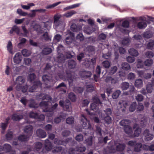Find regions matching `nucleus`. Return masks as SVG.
I'll list each match as a JSON object with an SVG mask.
<instances>
[{
    "instance_id": "obj_1",
    "label": "nucleus",
    "mask_w": 154,
    "mask_h": 154,
    "mask_svg": "<svg viewBox=\"0 0 154 154\" xmlns=\"http://www.w3.org/2000/svg\"><path fill=\"white\" fill-rule=\"evenodd\" d=\"M61 16L58 14H55L54 17V27L56 29H63L65 25L64 22L60 20Z\"/></svg>"
},
{
    "instance_id": "obj_2",
    "label": "nucleus",
    "mask_w": 154,
    "mask_h": 154,
    "mask_svg": "<svg viewBox=\"0 0 154 154\" xmlns=\"http://www.w3.org/2000/svg\"><path fill=\"white\" fill-rule=\"evenodd\" d=\"M40 106L43 107V111L44 112H52L56 109L58 104L56 103L54 105L52 106L51 108L48 106V102L42 101L39 104Z\"/></svg>"
},
{
    "instance_id": "obj_3",
    "label": "nucleus",
    "mask_w": 154,
    "mask_h": 154,
    "mask_svg": "<svg viewBox=\"0 0 154 154\" xmlns=\"http://www.w3.org/2000/svg\"><path fill=\"white\" fill-rule=\"evenodd\" d=\"M59 104L65 111L70 112L72 110L71 103L68 100H66L65 101L60 100L59 102Z\"/></svg>"
},
{
    "instance_id": "obj_4",
    "label": "nucleus",
    "mask_w": 154,
    "mask_h": 154,
    "mask_svg": "<svg viewBox=\"0 0 154 154\" xmlns=\"http://www.w3.org/2000/svg\"><path fill=\"white\" fill-rule=\"evenodd\" d=\"M42 80L45 82V84L47 85V87H50L53 85L54 81L53 77L51 76H49L47 75H44L42 76Z\"/></svg>"
},
{
    "instance_id": "obj_5",
    "label": "nucleus",
    "mask_w": 154,
    "mask_h": 154,
    "mask_svg": "<svg viewBox=\"0 0 154 154\" xmlns=\"http://www.w3.org/2000/svg\"><path fill=\"white\" fill-rule=\"evenodd\" d=\"M81 120L80 123L84 129H92L91 125L89 123H88L87 119L84 115L81 116Z\"/></svg>"
},
{
    "instance_id": "obj_6",
    "label": "nucleus",
    "mask_w": 154,
    "mask_h": 154,
    "mask_svg": "<svg viewBox=\"0 0 154 154\" xmlns=\"http://www.w3.org/2000/svg\"><path fill=\"white\" fill-rule=\"evenodd\" d=\"M143 137L145 141H147L152 140L154 137V135L150 133L148 129H146L144 131Z\"/></svg>"
},
{
    "instance_id": "obj_7",
    "label": "nucleus",
    "mask_w": 154,
    "mask_h": 154,
    "mask_svg": "<svg viewBox=\"0 0 154 154\" xmlns=\"http://www.w3.org/2000/svg\"><path fill=\"white\" fill-rule=\"evenodd\" d=\"M72 141V138L71 137L68 138L65 140H61L57 138H55L54 140V143L56 145H66L67 143L71 142Z\"/></svg>"
},
{
    "instance_id": "obj_8",
    "label": "nucleus",
    "mask_w": 154,
    "mask_h": 154,
    "mask_svg": "<svg viewBox=\"0 0 154 154\" xmlns=\"http://www.w3.org/2000/svg\"><path fill=\"white\" fill-rule=\"evenodd\" d=\"M66 72L69 86H72V85L73 82L74 81L73 77L72 75V72L69 69H66Z\"/></svg>"
},
{
    "instance_id": "obj_9",
    "label": "nucleus",
    "mask_w": 154,
    "mask_h": 154,
    "mask_svg": "<svg viewBox=\"0 0 154 154\" xmlns=\"http://www.w3.org/2000/svg\"><path fill=\"white\" fill-rule=\"evenodd\" d=\"M42 85V83L39 80L34 82L32 86L29 88V92H34L35 90L37 88L39 87L41 88Z\"/></svg>"
},
{
    "instance_id": "obj_10",
    "label": "nucleus",
    "mask_w": 154,
    "mask_h": 154,
    "mask_svg": "<svg viewBox=\"0 0 154 154\" xmlns=\"http://www.w3.org/2000/svg\"><path fill=\"white\" fill-rule=\"evenodd\" d=\"M79 75L83 79H87L91 77L92 73L91 71L82 70L79 71Z\"/></svg>"
},
{
    "instance_id": "obj_11",
    "label": "nucleus",
    "mask_w": 154,
    "mask_h": 154,
    "mask_svg": "<svg viewBox=\"0 0 154 154\" xmlns=\"http://www.w3.org/2000/svg\"><path fill=\"white\" fill-rule=\"evenodd\" d=\"M116 77H107L105 79V81L107 83H110L112 84H114L118 82V79Z\"/></svg>"
},
{
    "instance_id": "obj_12",
    "label": "nucleus",
    "mask_w": 154,
    "mask_h": 154,
    "mask_svg": "<svg viewBox=\"0 0 154 154\" xmlns=\"http://www.w3.org/2000/svg\"><path fill=\"white\" fill-rule=\"evenodd\" d=\"M22 57L21 54L20 53H17L13 58V60L14 63L16 64L20 63L21 61Z\"/></svg>"
},
{
    "instance_id": "obj_13",
    "label": "nucleus",
    "mask_w": 154,
    "mask_h": 154,
    "mask_svg": "<svg viewBox=\"0 0 154 154\" xmlns=\"http://www.w3.org/2000/svg\"><path fill=\"white\" fill-rule=\"evenodd\" d=\"M36 133L38 137L41 138H45L47 135L46 132L41 129H38L36 131Z\"/></svg>"
},
{
    "instance_id": "obj_14",
    "label": "nucleus",
    "mask_w": 154,
    "mask_h": 154,
    "mask_svg": "<svg viewBox=\"0 0 154 154\" xmlns=\"http://www.w3.org/2000/svg\"><path fill=\"white\" fill-rule=\"evenodd\" d=\"M23 118V116L22 115H20L18 113H15L13 114L12 116V119L14 121H19Z\"/></svg>"
},
{
    "instance_id": "obj_15",
    "label": "nucleus",
    "mask_w": 154,
    "mask_h": 154,
    "mask_svg": "<svg viewBox=\"0 0 154 154\" xmlns=\"http://www.w3.org/2000/svg\"><path fill=\"white\" fill-rule=\"evenodd\" d=\"M82 27L79 25H77L75 23L72 24L70 26L71 30L73 32H77L82 30Z\"/></svg>"
},
{
    "instance_id": "obj_16",
    "label": "nucleus",
    "mask_w": 154,
    "mask_h": 154,
    "mask_svg": "<svg viewBox=\"0 0 154 154\" xmlns=\"http://www.w3.org/2000/svg\"><path fill=\"white\" fill-rule=\"evenodd\" d=\"M24 131L25 132L28 134V135L31 136L32 133V127L31 125L26 126L24 128Z\"/></svg>"
},
{
    "instance_id": "obj_17",
    "label": "nucleus",
    "mask_w": 154,
    "mask_h": 154,
    "mask_svg": "<svg viewBox=\"0 0 154 154\" xmlns=\"http://www.w3.org/2000/svg\"><path fill=\"white\" fill-rule=\"evenodd\" d=\"M134 85L138 88H141L143 85V82L142 79H137L135 81Z\"/></svg>"
},
{
    "instance_id": "obj_18",
    "label": "nucleus",
    "mask_w": 154,
    "mask_h": 154,
    "mask_svg": "<svg viewBox=\"0 0 154 154\" xmlns=\"http://www.w3.org/2000/svg\"><path fill=\"white\" fill-rule=\"evenodd\" d=\"M29 136L27 135L22 134L19 135L18 138V140L21 142L28 141L29 139Z\"/></svg>"
},
{
    "instance_id": "obj_19",
    "label": "nucleus",
    "mask_w": 154,
    "mask_h": 154,
    "mask_svg": "<svg viewBox=\"0 0 154 154\" xmlns=\"http://www.w3.org/2000/svg\"><path fill=\"white\" fill-rule=\"evenodd\" d=\"M75 149L76 151L78 152H83L85 150L86 148L82 144H79L76 146Z\"/></svg>"
},
{
    "instance_id": "obj_20",
    "label": "nucleus",
    "mask_w": 154,
    "mask_h": 154,
    "mask_svg": "<svg viewBox=\"0 0 154 154\" xmlns=\"http://www.w3.org/2000/svg\"><path fill=\"white\" fill-rule=\"evenodd\" d=\"M124 130L125 133L128 135H131L132 133V128L129 125H127L124 127Z\"/></svg>"
},
{
    "instance_id": "obj_21",
    "label": "nucleus",
    "mask_w": 154,
    "mask_h": 154,
    "mask_svg": "<svg viewBox=\"0 0 154 154\" xmlns=\"http://www.w3.org/2000/svg\"><path fill=\"white\" fill-rule=\"evenodd\" d=\"M29 106L30 108H36L38 107V105L34 100L31 99L30 100V102L29 104Z\"/></svg>"
},
{
    "instance_id": "obj_22",
    "label": "nucleus",
    "mask_w": 154,
    "mask_h": 154,
    "mask_svg": "<svg viewBox=\"0 0 154 154\" xmlns=\"http://www.w3.org/2000/svg\"><path fill=\"white\" fill-rule=\"evenodd\" d=\"M42 144L41 142H37L35 143L34 150L38 152H39L42 147Z\"/></svg>"
},
{
    "instance_id": "obj_23",
    "label": "nucleus",
    "mask_w": 154,
    "mask_h": 154,
    "mask_svg": "<svg viewBox=\"0 0 154 154\" xmlns=\"http://www.w3.org/2000/svg\"><path fill=\"white\" fill-rule=\"evenodd\" d=\"M128 52L130 54L134 57L137 56L139 54L137 51L133 48L129 49Z\"/></svg>"
},
{
    "instance_id": "obj_24",
    "label": "nucleus",
    "mask_w": 154,
    "mask_h": 154,
    "mask_svg": "<svg viewBox=\"0 0 154 154\" xmlns=\"http://www.w3.org/2000/svg\"><path fill=\"white\" fill-rule=\"evenodd\" d=\"M76 63L75 60H69L68 62V68L70 69H73L75 68L76 65Z\"/></svg>"
},
{
    "instance_id": "obj_25",
    "label": "nucleus",
    "mask_w": 154,
    "mask_h": 154,
    "mask_svg": "<svg viewBox=\"0 0 154 154\" xmlns=\"http://www.w3.org/2000/svg\"><path fill=\"white\" fill-rule=\"evenodd\" d=\"M16 83L20 85H22L25 82V79L22 76H19L16 79Z\"/></svg>"
},
{
    "instance_id": "obj_26",
    "label": "nucleus",
    "mask_w": 154,
    "mask_h": 154,
    "mask_svg": "<svg viewBox=\"0 0 154 154\" xmlns=\"http://www.w3.org/2000/svg\"><path fill=\"white\" fill-rule=\"evenodd\" d=\"M44 23L45 28L47 30H49L51 27L52 21L51 20H49L48 21L44 22Z\"/></svg>"
},
{
    "instance_id": "obj_27",
    "label": "nucleus",
    "mask_w": 154,
    "mask_h": 154,
    "mask_svg": "<svg viewBox=\"0 0 154 154\" xmlns=\"http://www.w3.org/2000/svg\"><path fill=\"white\" fill-rule=\"evenodd\" d=\"M21 53L24 57H27L30 55L31 52L30 51L24 49L22 50Z\"/></svg>"
},
{
    "instance_id": "obj_28",
    "label": "nucleus",
    "mask_w": 154,
    "mask_h": 154,
    "mask_svg": "<svg viewBox=\"0 0 154 154\" xmlns=\"http://www.w3.org/2000/svg\"><path fill=\"white\" fill-rule=\"evenodd\" d=\"M7 48L8 51L11 54H13L12 50L13 46L11 42L10 41H9L7 45Z\"/></svg>"
},
{
    "instance_id": "obj_29",
    "label": "nucleus",
    "mask_w": 154,
    "mask_h": 154,
    "mask_svg": "<svg viewBox=\"0 0 154 154\" xmlns=\"http://www.w3.org/2000/svg\"><path fill=\"white\" fill-rule=\"evenodd\" d=\"M40 96L42 97L41 98L42 100H48V101L47 102H48V103L49 101L52 100V98L48 95L41 94H40Z\"/></svg>"
},
{
    "instance_id": "obj_30",
    "label": "nucleus",
    "mask_w": 154,
    "mask_h": 154,
    "mask_svg": "<svg viewBox=\"0 0 154 154\" xmlns=\"http://www.w3.org/2000/svg\"><path fill=\"white\" fill-rule=\"evenodd\" d=\"M129 87V84L126 82H122L121 84V88L123 90H127Z\"/></svg>"
},
{
    "instance_id": "obj_31",
    "label": "nucleus",
    "mask_w": 154,
    "mask_h": 154,
    "mask_svg": "<svg viewBox=\"0 0 154 154\" xmlns=\"http://www.w3.org/2000/svg\"><path fill=\"white\" fill-rule=\"evenodd\" d=\"M52 52V50L49 48H43L42 52V53L43 55H48Z\"/></svg>"
},
{
    "instance_id": "obj_32",
    "label": "nucleus",
    "mask_w": 154,
    "mask_h": 154,
    "mask_svg": "<svg viewBox=\"0 0 154 154\" xmlns=\"http://www.w3.org/2000/svg\"><path fill=\"white\" fill-rule=\"evenodd\" d=\"M142 147V145L140 143H137L134 146V151L136 152H140L141 150Z\"/></svg>"
},
{
    "instance_id": "obj_33",
    "label": "nucleus",
    "mask_w": 154,
    "mask_h": 154,
    "mask_svg": "<svg viewBox=\"0 0 154 154\" xmlns=\"http://www.w3.org/2000/svg\"><path fill=\"white\" fill-rule=\"evenodd\" d=\"M36 77V76L35 74L33 73H30L28 75L27 77V80L31 83L34 80Z\"/></svg>"
},
{
    "instance_id": "obj_34",
    "label": "nucleus",
    "mask_w": 154,
    "mask_h": 154,
    "mask_svg": "<svg viewBox=\"0 0 154 154\" xmlns=\"http://www.w3.org/2000/svg\"><path fill=\"white\" fill-rule=\"evenodd\" d=\"M137 27L140 29H144L147 26L146 23L144 21H141L138 23Z\"/></svg>"
},
{
    "instance_id": "obj_35",
    "label": "nucleus",
    "mask_w": 154,
    "mask_h": 154,
    "mask_svg": "<svg viewBox=\"0 0 154 154\" xmlns=\"http://www.w3.org/2000/svg\"><path fill=\"white\" fill-rule=\"evenodd\" d=\"M125 145L124 143H119L116 146V149L117 151H122L124 150Z\"/></svg>"
},
{
    "instance_id": "obj_36",
    "label": "nucleus",
    "mask_w": 154,
    "mask_h": 154,
    "mask_svg": "<svg viewBox=\"0 0 154 154\" xmlns=\"http://www.w3.org/2000/svg\"><path fill=\"white\" fill-rule=\"evenodd\" d=\"M51 146H48L45 145V147L43 148L42 151L39 152V154H44L45 153H46L51 150Z\"/></svg>"
},
{
    "instance_id": "obj_37",
    "label": "nucleus",
    "mask_w": 154,
    "mask_h": 154,
    "mask_svg": "<svg viewBox=\"0 0 154 154\" xmlns=\"http://www.w3.org/2000/svg\"><path fill=\"white\" fill-rule=\"evenodd\" d=\"M68 97L73 102H75L76 99V95L72 92H71L68 94Z\"/></svg>"
},
{
    "instance_id": "obj_38",
    "label": "nucleus",
    "mask_w": 154,
    "mask_h": 154,
    "mask_svg": "<svg viewBox=\"0 0 154 154\" xmlns=\"http://www.w3.org/2000/svg\"><path fill=\"white\" fill-rule=\"evenodd\" d=\"M105 123L107 125H109L112 123V118L109 116H106L104 117L103 119Z\"/></svg>"
},
{
    "instance_id": "obj_39",
    "label": "nucleus",
    "mask_w": 154,
    "mask_h": 154,
    "mask_svg": "<svg viewBox=\"0 0 154 154\" xmlns=\"http://www.w3.org/2000/svg\"><path fill=\"white\" fill-rule=\"evenodd\" d=\"M117 67L116 66H114L110 68L109 70V75H112L115 74L117 70Z\"/></svg>"
},
{
    "instance_id": "obj_40",
    "label": "nucleus",
    "mask_w": 154,
    "mask_h": 154,
    "mask_svg": "<svg viewBox=\"0 0 154 154\" xmlns=\"http://www.w3.org/2000/svg\"><path fill=\"white\" fill-rule=\"evenodd\" d=\"M85 143L88 146H91L93 143V137L92 136H89L85 140Z\"/></svg>"
},
{
    "instance_id": "obj_41",
    "label": "nucleus",
    "mask_w": 154,
    "mask_h": 154,
    "mask_svg": "<svg viewBox=\"0 0 154 154\" xmlns=\"http://www.w3.org/2000/svg\"><path fill=\"white\" fill-rule=\"evenodd\" d=\"M14 32H15L17 34H18L19 32V29L18 27L14 25L10 31L9 32L11 34H12Z\"/></svg>"
},
{
    "instance_id": "obj_42",
    "label": "nucleus",
    "mask_w": 154,
    "mask_h": 154,
    "mask_svg": "<svg viewBox=\"0 0 154 154\" xmlns=\"http://www.w3.org/2000/svg\"><path fill=\"white\" fill-rule=\"evenodd\" d=\"M122 68L125 70H128L131 68L129 64L127 63L124 62L122 64Z\"/></svg>"
},
{
    "instance_id": "obj_43",
    "label": "nucleus",
    "mask_w": 154,
    "mask_h": 154,
    "mask_svg": "<svg viewBox=\"0 0 154 154\" xmlns=\"http://www.w3.org/2000/svg\"><path fill=\"white\" fill-rule=\"evenodd\" d=\"M121 91L119 90H117L115 91L112 94V97L113 99H116L118 98L120 94Z\"/></svg>"
},
{
    "instance_id": "obj_44",
    "label": "nucleus",
    "mask_w": 154,
    "mask_h": 154,
    "mask_svg": "<svg viewBox=\"0 0 154 154\" xmlns=\"http://www.w3.org/2000/svg\"><path fill=\"white\" fill-rule=\"evenodd\" d=\"M137 107V103L136 102H134L132 103L130 105L129 107V111L131 112L134 111L135 109Z\"/></svg>"
},
{
    "instance_id": "obj_45",
    "label": "nucleus",
    "mask_w": 154,
    "mask_h": 154,
    "mask_svg": "<svg viewBox=\"0 0 154 154\" xmlns=\"http://www.w3.org/2000/svg\"><path fill=\"white\" fill-rule=\"evenodd\" d=\"M84 91L82 87H76L74 88V91L77 93H82Z\"/></svg>"
},
{
    "instance_id": "obj_46",
    "label": "nucleus",
    "mask_w": 154,
    "mask_h": 154,
    "mask_svg": "<svg viewBox=\"0 0 154 154\" xmlns=\"http://www.w3.org/2000/svg\"><path fill=\"white\" fill-rule=\"evenodd\" d=\"M62 149V147L61 146L54 147L52 150V152L53 153H56L60 152Z\"/></svg>"
},
{
    "instance_id": "obj_47",
    "label": "nucleus",
    "mask_w": 154,
    "mask_h": 154,
    "mask_svg": "<svg viewBox=\"0 0 154 154\" xmlns=\"http://www.w3.org/2000/svg\"><path fill=\"white\" fill-rule=\"evenodd\" d=\"M74 121V119L72 116L69 117L67 118L66 120V122L67 124H73Z\"/></svg>"
},
{
    "instance_id": "obj_48",
    "label": "nucleus",
    "mask_w": 154,
    "mask_h": 154,
    "mask_svg": "<svg viewBox=\"0 0 154 154\" xmlns=\"http://www.w3.org/2000/svg\"><path fill=\"white\" fill-rule=\"evenodd\" d=\"M146 89L148 93H151L152 91L153 88L152 84L149 83L146 85Z\"/></svg>"
},
{
    "instance_id": "obj_49",
    "label": "nucleus",
    "mask_w": 154,
    "mask_h": 154,
    "mask_svg": "<svg viewBox=\"0 0 154 154\" xmlns=\"http://www.w3.org/2000/svg\"><path fill=\"white\" fill-rule=\"evenodd\" d=\"M129 121V120L128 119H123L119 122V124L121 126L125 127V126L128 125L127 124H128Z\"/></svg>"
},
{
    "instance_id": "obj_50",
    "label": "nucleus",
    "mask_w": 154,
    "mask_h": 154,
    "mask_svg": "<svg viewBox=\"0 0 154 154\" xmlns=\"http://www.w3.org/2000/svg\"><path fill=\"white\" fill-rule=\"evenodd\" d=\"M103 66L106 68H109L111 65V63L107 60L103 61L102 63Z\"/></svg>"
},
{
    "instance_id": "obj_51",
    "label": "nucleus",
    "mask_w": 154,
    "mask_h": 154,
    "mask_svg": "<svg viewBox=\"0 0 154 154\" xmlns=\"http://www.w3.org/2000/svg\"><path fill=\"white\" fill-rule=\"evenodd\" d=\"M63 118L62 116L60 115L59 116L55 117L54 119V122L55 123L58 124L60 122L62 119Z\"/></svg>"
},
{
    "instance_id": "obj_52",
    "label": "nucleus",
    "mask_w": 154,
    "mask_h": 154,
    "mask_svg": "<svg viewBox=\"0 0 154 154\" xmlns=\"http://www.w3.org/2000/svg\"><path fill=\"white\" fill-rule=\"evenodd\" d=\"M29 116L30 118L36 119L38 117V114L37 113L31 111L29 113Z\"/></svg>"
},
{
    "instance_id": "obj_53",
    "label": "nucleus",
    "mask_w": 154,
    "mask_h": 154,
    "mask_svg": "<svg viewBox=\"0 0 154 154\" xmlns=\"http://www.w3.org/2000/svg\"><path fill=\"white\" fill-rule=\"evenodd\" d=\"M98 105L93 103L90 105V108L91 110L96 111L98 109Z\"/></svg>"
},
{
    "instance_id": "obj_54",
    "label": "nucleus",
    "mask_w": 154,
    "mask_h": 154,
    "mask_svg": "<svg viewBox=\"0 0 154 154\" xmlns=\"http://www.w3.org/2000/svg\"><path fill=\"white\" fill-rule=\"evenodd\" d=\"M62 38V36L59 34H57L54 38V41L56 42H59Z\"/></svg>"
},
{
    "instance_id": "obj_55",
    "label": "nucleus",
    "mask_w": 154,
    "mask_h": 154,
    "mask_svg": "<svg viewBox=\"0 0 154 154\" xmlns=\"http://www.w3.org/2000/svg\"><path fill=\"white\" fill-rule=\"evenodd\" d=\"M76 13V12L75 11L73 10L65 13L64 16L67 17H69Z\"/></svg>"
},
{
    "instance_id": "obj_56",
    "label": "nucleus",
    "mask_w": 154,
    "mask_h": 154,
    "mask_svg": "<svg viewBox=\"0 0 154 154\" xmlns=\"http://www.w3.org/2000/svg\"><path fill=\"white\" fill-rule=\"evenodd\" d=\"M61 3L60 2H58L54 3L52 5H47L45 7V8L46 9H51L53 8H54L58 5H59Z\"/></svg>"
},
{
    "instance_id": "obj_57",
    "label": "nucleus",
    "mask_w": 154,
    "mask_h": 154,
    "mask_svg": "<svg viewBox=\"0 0 154 154\" xmlns=\"http://www.w3.org/2000/svg\"><path fill=\"white\" fill-rule=\"evenodd\" d=\"M153 63V60L152 59H147L144 62V64L146 66H150Z\"/></svg>"
},
{
    "instance_id": "obj_58",
    "label": "nucleus",
    "mask_w": 154,
    "mask_h": 154,
    "mask_svg": "<svg viewBox=\"0 0 154 154\" xmlns=\"http://www.w3.org/2000/svg\"><path fill=\"white\" fill-rule=\"evenodd\" d=\"M154 46V41H150L147 44V48L151 50Z\"/></svg>"
},
{
    "instance_id": "obj_59",
    "label": "nucleus",
    "mask_w": 154,
    "mask_h": 154,
    "mask_svg": "<svg viewBox=\"0 0 154 154\" xmlns=\"http://www.w3.org/2000/svg\"><path fill=\"white\" fill-rule=\"evenodd\" d=\"M86 91L87 92H92L94 90V87L92 85H88L86 86Z\"/></svg>"
},
{
    "instance_id": "obj_60",
    "label": "nucleus",
    "mask_w": 154,
    "mask_h": 154,
    "mask_svg": "<svg viewBox=\"0 0 154 154\" xmlns=\"http://www.w3.org/2000/svg\"><path fill=\"white\" fill-rule=\"evenodd\" d=\"M3 148L6 152H8L11 150V146L9 144H5L4 145Z\"/></svg>"
},
{
    "instance_id": "obj_61",
    "label": "nucleus",
    "mask_w": 154,
    "mask_h": 154,
    "mask_svg": "<svg viewBox=\"0 0 154 154\" xmlns=\"http://www.w3.org/2000/svg\"><path fill=\"white\" fill-rule=\"evenodd\" d=\"M141 132V129L139 128H137L135 131L134 134V137H138Z\"/></svg>"
},
{
    "instance_id": "obj_62",
    "label": "nucleus",
    "mask_w": 154,
    "mask_h": 154,
    "mask_svg": "<svg viewBox=\"0 0 154 154\" xmlns=\"http://www.w3.org/2000/svg\"><path fill=\"white\" fill-rule=\"evenodd\" d=\"M93 99L94 101L93 103H94L98 105L102 103L100 100L97 97H93Z\"/></svg>"
},
{
    "instance_id": "obj_63",
    "label": "nucleus",
    "mask_w": 154,
    "mask_h": 154,
    "mask_svg": "<svg viewBox=\"0 0 154 154\" xmlns=\"http://www.w3.org/2000/svg\"><path fill=\"white\" fill-rule=\"evenodd\" d=\"M102 130L101 128L98 126H96V132L97 135L99 136H102Z\"/></svg>"
},
{
    "instance_id": "obj_64",
    "label": "nucleus",
    "mask_w": 154,
    "mask_h": 154,
    "mask_svg": "<svg viewBox=\"0 0 154 154\" xmlns=\"http://www.w3.org/2000/svg\"><path fill=\"white\" fill-rule=\"evenodd\" d=\"M17 12L20 15L23 16H26L28 14L26 12H23L20 9H18L17 10Z\"/></svg>"
}]
</instances>
